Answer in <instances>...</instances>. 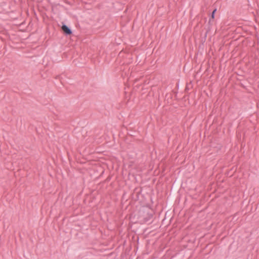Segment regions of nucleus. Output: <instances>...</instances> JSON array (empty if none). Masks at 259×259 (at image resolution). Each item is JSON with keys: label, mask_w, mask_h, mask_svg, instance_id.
<instances>
[{"label": "nucleus", "mask_w": 259, "mask_h": 259, "mask_svg": "<svg viewBox=\"0 0 259 259\" xmlns=\"http://www.w3.org/2000/svg\"><path fill=\"white\" fill-rule=\"evenodd\" d=\"M62 29L67 34H70L71 33V30L66 25H63L62 26Z\"/></svg>", "instance_id": "nucleus-1"}, {"label": "nucleus", "mask_w": 259, "mask_h": 259, "mask_svg": "<svg viewBox=\"0 0 259 259\" xmlns=\"http://www.w3.org/2000/svg\"><path fill=\"white\" fill-rule=\"evenodd\" d=\"M216 11V10H214L212 13V15H211V18H214V13Z\"/></svg>", "instance_id": "nucleus-2"}]
</instances>
